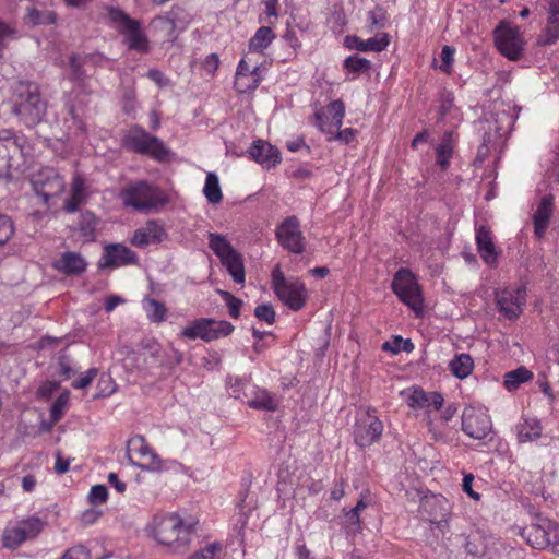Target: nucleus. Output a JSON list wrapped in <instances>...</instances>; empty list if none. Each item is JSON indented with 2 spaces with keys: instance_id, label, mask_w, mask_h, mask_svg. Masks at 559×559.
Listing matches in <instances>:
<instances>
[{
  "instance_id": "obj_1",
  "label": "nucleus",
  "mask_w": 559,
  "mask_h": 559,
  "mask_svg": "<svg viewBox=\"0 0 559 559\" xmlns=\"http://www.w3.org/2000/svg\"><path fill=\"white\" fill-rule=\"evenodd\" d=\"M12 111L26 127H35L47 112V103L41 98L35 82L21 81L14 87Z\"/></svg>"
},
{
  "instance_id": "obj_2",
  "label": "nucleus",
  "mask_w": 559,
  "mask_h": 559,
  "mask_svg": "<svg viewBox=\"0 0 559 559\" xmlns=\"http://www.w3.org/2000/svg\"><path fill=\"white\" fill-rule=\"evenodd\" d=\"M193 522H185L176 513L156 515L152 523L154 538L163 545L174 547L175 551L185 550L190 544Z\"/></svg>"
},
{
  "instance_id": "obj_3",
  "label": "nucleus",
  "mask_w": 559,
  "mask_h": 559,
  "mask_svg": "<svg viewBox=\"0 0 559 559\" xmlns=\"http://www.w3.org/2000/svg\"><path fill=\"white\" fill-rule=\"evenodd\" d=\"M31 147L24 135L10 129L0 130V179L11 178V170L19 169Z\"/></svg>"
},
{
  "instance_id": "obj_4",
  "label": "nucleus",
  "mask_w": 559,
  "mask_h": 559,
  "mask_svg": "<svg viewBox=\"0 0 559 559\" xmlns=\"http://www.w3.org/2000/svg\"><path fill=\"white\" fill-rule=\"evenodd\" d=\"M119 199L124 206L145 212L164 205L166 202L163 193L145 181H138L123 188L119 193Z\"/></svg>"
},
{
  "instance_id": "obj_5",
  "label": "nucleus",
  "mask_w": 559,
  "mask_h": 559,
  "mask_svg": "<svg viewBox=\"0 0 559 559\" xmlns=\"http://www.w3.org/2000/svg\"><path fill=\"white\" fill-rule=\"evenodd\" d=\"M271 277L275 295L286 307L298 311L305 306L307 292L299 278H286L280 265L274 267Z\"/></svg>"
},
{
  "instance_id": "obj_6",
  "label": "nucleus",
  "mask_w": 559,
  "mask_h": 559,
  "mask_svg": "<svg viewBox=\"0 0 559 559\" xmlns=\"http://www.w3.org/2000/svg\"><path fill=\"white\" fill-rule=\"evenodd\" d=\"M209 247L218 257L221 263L226 267L234 282L245 283V265L241 254L231 246L226 236L209 233Z\"/></svg>"
},
{
  "instance_id": "obj_7",
  "label": "nucleus",
  "mask_w": 559,
  "mask_h": 559,
  "mask_svg": "<svg viewBox=\"0 0 559 559\" xmlns=\"http://www.w3.org/2000/svg\"><path fill=\"white\" fill-rule=\"evenodd\" d=\"M123 145L136 154L148 155L158 162H163L169 156V150L163 141L139 126L130 129L123 139Z\"/></svg>"
},
{
  "instance_id": "obj_8",
  "label": "nucleus",
  "mask_w": 559,
  "mask_h": 559,
  "mask_svg": "<svg viewBox=\"0 0 559 559\" xmlns=\"http://www.w3.org/2000/svg\"><path fill=\"white\" fill-rule=\"evenodd\" d=\"M495 45L499 52L509 60L521 59L525 40L518 26H512L507 21H501L493 31Z\"/></svg>"
},
{
  "instance_id": "obj_9",
  "label": "nucleus",
  "mask_w": 559,
  "mask_h": 559,
  "mask_svg": "<svg viewBox=\"0 0 559 559\" xmlns=\"http://www.w3.org/2000/svg\"><path fill=\"white\" fill-rule=\"evenodd\" d=\"M108 16L119 33L127 36L130 49L145 51L147 49V39L141 32L140 22L131 19L124 11L118 8H109Z\"/></svg>"
},
{
  "instance_id": "obj_10",
  "label": "nucleus",
  "mask_w": 559,
  "mask_h": 559,
  "mask_svg": "<svg viewBox=\"0 0 559 559\" xmlns=\"http://www.w3.org/2000/svg\"><path fill=\"white\" fill-rule=\"evenodd\" d=\"M234 331V325L228 321H216L214 319L201 318L194 320L186 326L181 335L189 340L201 338L211 342L219 337L229 335Z\"/></svg>"
},
{
  "instance_id": "obj_11",
  "label": "nucleus",
  "mask_w": 559,
  "mask_h": 559,
  "mask_svg": "<svg viewBox=\"0 0 559 559\" xmlns=\"http://www.w3.org/2000/svg\"><path fill=\"white\" fill-rule=\"evenodd\" d=\"M33 189L43 203L48 205L52 198L59 197L66 187L63 178L51 167H44L33 175Z\"/></svg>"
},
{
  "instance_id": "obj_12",
  "label": "nucleus",
  "mask_w": 559,
  "mask_h": 559,
  "mask_svg": "<svg viewBox=\"0 0 559 559\" xmlns=\"http://www.w3.org/2000/svg\"><path fill=\"white\" fill-rule=\"evenodd\" d=\"M127 453L130 462L142 469L159 471L162 468V461L143 436L135 435L129 439Z\"/></svg>"
},
{
  "instance_id": "obj_13",
  "label": "nucleus",
  "mask_w": 559,
  "mask_h": 559,
  "mask_svg": "<svg viewBox=\"0 0 559 559\" xmlns=\"http://www.w3.org/2000/svg\"><path fill=\"white\" fill-rule=\"evenodd\" d=\"M275 234L277 241L285 250L296 254H300L305 251L306 240L296 216L285 218L277 226Z\"/></svg>"
},
{
  "instance_id": "obj_14",
  "label": "nucleus",
  "mask_w": 559,
  "mask_h": 559,
  "mask_svg": "<svg viewBox=\"0 0 559 559\" xmlns=\"http://www.w3.org/2000/svg\"><path fill=\"white\" fill-rule=\"evenodd\" d=\"M495 299L498 310L509 320H515L523 311L526 304V288L519 286L516 288H504L495 293Z\"/></svg>"
},
{
  "instance_id": "obj_15",
  "label": "nucleus",
  "mask_w": 559,
  "mask_h": 559,
  "mask_svg": "<svg viewBox=\"0 0 559 559\" xmlns=\"http://www.w3.org/2000/svg\"><path fill=\"white\" fill-rule=\"evenodd\" d=\"M44 527V522L36 516H31L7 528L3 534V545L14 549L23 542L36 537Z\"/></svg>"
},
{
  "instance_id": "obj_16",
  "label": "nucleus",
  "mask_w": 559,
  "mask_h": 559,
  "mask_svg": "<svg viewBox=\"0 0 559 559\" xmlns=\"http://www.w3.org/2000/svg\"><path fill=\"white\" fill-rule=\"evenodd\" d=\"M492 429L490 417L475 408H466L462 415V430L473 439H485Z\"/></svg>"
},
{
  "instance_id": "obj_17",
  "label": "nucleus",
  "mask_w": 559,
  "mask_h": 559,
  "mask_svg": "<svg viewBox=\"0 0 559 559\" xmlns=\"http://www.w3.org/2000/svg\"><path fill=\"white\" fill-rule=\"evenodd\" d=\"M345 105L341 99L333 100L326 106L325 112H316L317 127L321 132L332 136L343 124Z\"/></svg>"
},
{
  "instance_id": "obj_18",
  "label": "nucleus",
  "mask_w": 559,
  "mask_h": 559,
  "mask_svg": "<svg viewBox=\"0 0 559 559\" xmlns=\"http://www.w3.org/2000/svg\"><path fill=\"white\" fill-rule=\"evenodd\" d=\"M138 260L136 253L130 248L112 243L105 247L104 253L98 262L99 269H116L128 264H133Z\"/></svg>"
},
{
  "instance_id": "obj_19",
  "label": "nucleus",
  "mask_w": 559,
  "mask_h": 559,
  "mask_svg": "<svg viewBox=\"0 0 559 559\" xmlns=\"http://www.w3.org/2000/svg\"><path fill=\"white\" fill-rule=\"evenodd\" d=\"M52 267L67 276H80L86 271L87 261L80 252L64 251L53 261Z\"/></svg>"
},
{
  "instance_id": "obj_20",
  "label": "nucleus",
  "mask_w": 559,
  "mask_h": 559,
  "mask_svg": "<svg viewBox=\"0 0 559 559\" xmlns=\"http://www.w3.org/2000/svg\"><path fill=\"white\" fill-rule=\"evenodd\" d=\"M249 154L253 160L267 169L276 166L282 160L278 148L263 140L254 141L249 148Z\"/></svg>"
},
{
  "instance_id": "obj_21",
  "label": "nucleus",
  "mask_w": 559,
  "mask_h": 559,
  "mask_svg": "<svg viewBox=\"0 0 559 559\" xmlns=\"http://www.w3.org/2000/svg\"><path fill=\"white\" fill-rule=\"evenodd\" d=\"M552 213L554 195L546 194L540 199L533 215L534 234L538 239H542L545 236Z\"/></svg>"
},
{
  "instance_id": "obj_22",
  "label": "nucleus",
  "mask_w": 559,
  "mask_h": 559,
  "mask_svg": "<svg viewBox=\"0 0 559 559\" xmlns=\"http://www.w3.org/2000/svg\"><path fill=\"white\" fill-rule=\"evenodd\" d=\"M165 238L166 231L164 227L156 221H150L144 227L134 231L131 242L136 247H145L150 243H159Z\"/></svg>"
},
{
  "instance_id": "obj_23",
  "label": "nucleus",
  "mask_w": 559,
  "mask_h": 559,
  "mask_svg": "<svg viewBox=\"0 0 559 559\" xmlns=\"http://www.w3.org/2000/svg\"><path fill=\"white\" fill-rule=\"evenodd\" d=\"M249 407L260 411L274 412L278 408V400L274 394L259 386H249V393H243Z\"/></svg>"
},
{
  "instance_id": "obj_24",
  "label": "nucleus",
  "mask_w": 559,
  "mask_h": 559,
  "mask_svg": "<svg viewBox=\"0 0 559 559\" xmlns=\"http://www.w3.org/2000/svg\"><path fill=\"white\" fill-rule=\"evenodd\" d=\"M559 39V0H551L548 7L547 24L538 37L539 46L554 45Z\"/></svg>"
},
{
  "instance_id": "obj_25",
  "label": "nucleus",
  "mask_w": 559,
  "mask_h": 559,
  "mask_svg": "<svg viewBox=\"0 0 559 559\" xmlns=\"http://www.w3.org/2000/svg\"><path fill=\"white\" fill-rule=\"evenodd\" d=\"M548 520H544L540 523L530 524L522 528L521 536L526 540L533 548L544 549L549 546V539H547V523Z\"/></svg>"
},
{
  "instance_id": "obj_26",
  "label": "nucleus",
  "mask_w": 559,
  "mask_h": 559,
  "mask_svg": "<svg viewBox=\"0 0 559 559\" xmlns=\"http://www.w3.org/2000/svg\"><path fill=\"white\" fill-rule=\"evenodd\" d=\"M345 43L348 48L356 49L358 51L380 52L388 47L390 40L389 35L382 33L380 37L376 36L367 40L360 39L357 36H347L345 38Z\"/></svg>"
},
{
  "instance_id": "obj_27",
  "label": "nucleus",
  "mask_w": 559,
  "mask_h": 559,
  "mask_svg": "<svg viewBox=\"0 0 559 559\" xmlns=\"http://www.w3.org/2000/svg\"><path fill=\"white\" fill-rule=\"evenodd\" d=\"M383 425L378 418H371L367 426H358L354 437L357 445L365 448L376 442L382 435Z\"/></svg>"
},
{
  "instance_id": "obj_28",
  "label": "nucleus",
  "mask_w": 559,
  "mask_h": 559,
  "mask_svg": "<svg viewBox=\"0 0 559 559\" xmlns=\"http://www.w3.org/2000/svg\"><path fill=\"white\" fill-rule=\"evenodd\" d=\"M87 200L85 180L81 175H75L71 182V194L66 199L63 209L68 213H74Z\"/></svg>"
},
{
  "instance_id": "obj_29",
  "label": "nucleus",
  "mask_w": 559,
  "mask_h": 559,
  "mask_svg": "<svg viewBox=\"0 0 559 559\" xmlns=\"http://www.w3.org/2000/svg\"><path fill=\"white\" fill-rule=\"evenodd\" d=\"M476 243L478 252L481 259L488 265H492L497 260L496 247L492 242L490 231L485 227L480 226L476 231Z\"/></svg>"
},
{
  "instance_id": "obj_30",
  "label": "nucleus",
  "mask_w": 559,
  "mask_h": 559,
  "mask_svg": "<svg viewBox=\"0 0 559 559\" xmlns=\"http://www.w3.org/2000/svg\"><path fill=\"white\" fill-rule=\"evenodd\" d=\"M443 396L439 392H425L423 390H414L408 399L409 407H435L440 409L443 405Z\"/></svg>"
},
{
  "instance_id": "obj_31",
  "label": "nucleus",
  "mask_w": 559,
  "mask_h": 559,
  "mask_svg": "<svg viewBox=\"0 0 559 559\" xmlns=\"http://www.w3.org/2000/svg\"><path fill=\"white\" fill-rule=\"evenodd\" d=\"M518 439L520 442H532L542 435L540 423L536 418H524L516 426Z\"/></svg>"
},
{
  "instance_id": "obj_32",
  "label": "nucleus",
  "mask_w": 559,
  "mask_h": 559,
  "mask_svg": "<svg viewBox=\"0 0 559 559\" xmlns=\"http://www.w3.org/2000/svg\"><path fill=\"white\" fill-rule=\"evenodd\" d=\"M453 132L447 131L441 138L440 144L436 148L437 164L442 170H447L450 165V159L453 155Z\"/></svg>"
},
{
  "instance_id": "obj_33",
  "label": "nucleus",
  "mask_w": 559,
  "mask_h": 559,
  "mask_svg": "<svg viewBox=\"0 0 559 559\" xmlns=\"http://www.w3.org/2000/svg\"><path fill=\"white\" fill-rule=\"evenodd\" d=\"M259 68L255 66L251 68L245 59H241L236 71V85L239 86V92H246L248 90H255L259 85V80L253 78L252 84H245L242 81L250 76H255Z\"/></svg>"
},
{
  "instance_id": "obj_34",
  "label": "nucleus",
  "mask_w": 559,
  "mask_h": 559,
  "mask_svg": "<svg viewBox=\"0 0 559 559\" xmlns=\"http://www.w3.org/2000/svg\"><path fill=\"white\" fill-rule=\"evenodd\" d=\"M452 374L459 379H465L474 369V360L468 354H459L449 364Z\"/></svg>"
},
{
  "instance_id": "obj_35",
  "label": "nucleus",
  "mask_w": 559,
  "mask_h": 559,
  "mask_svg": "<svg viewBox=\"0 0 559 559\" xmlns=\"http://www.w3.org/2000/svg\"><path fill=\"white\" fill-rule=\"evenodd\" d=\"M275 35L271 27L261 26L249 40V51L262 52L273 41Z\"/></svg>"
},
{
  "instance_id": "obj_36",
  "label": "nucleus",
  "mask_w": 559,
  "mask_h": 559,
  "mask_svg": "<svg viewBox=\"0 0 559 559\" xmlns=\"http://www.w3.org/2000/svg\"><path fill=\"white\" fill-rule=\"evenodd\" d=\"M533 379V372L525 367H519L515 370L509 371L504 376V388L508 391H515L519 386Z\"/></svg>"
},
{
  "instance_id": "obj_37",
  "label": "nucleus",
  "mask_w": 559,
  "mask_h": 559,
  "mask_svg": "<svg viewBox=\"0 0 559 559\" xmlns=\"http://www.w3.org/2000/svg\"><path fill=\"white\" fill-rule=\"evenodd\" d=\"M401 301L406 304L409 308H412L416 314L418 316L421 311L423 298L420 295V289L418 284L412 285L409 288L405 290H401L396 293Z\"/></svg>"
},
{
  "instance_id": "obj_38",
  "label": "nucleus",
  "mask_w": 559,
  "mask_h": 559,
  "mask_svg": "<svg viewBox=\"0 0 559 559\" xmlns=\"http://www.w3.org/2000/svg\"><path fill=\"white\" fill-rule=\"evenodd\" d=\"M203 193L211 204H217L222 201L223 194L218 181V177L215 173H209L206 175Z\"/></svg>"
},
{
  "instance_id": "obj_39",
  "label": "nucleus",
  "mask_w": 559,
  "mask_h": 559,
  "mask_svg": "<svg viewBox=\"0 0 559 559\" xmlns=\"http://www.w3.org/2000/svg\"><path fill=\"white\" fill-rule=\"evenodd\" d=\"M142 352H133L131 356L128 357V359H135L136 361L143 360V365L138 364V368H143L146 365V355L150 354V356L155 360L157 356L159 355L160 346L159 344L154 340H145L141 343Z\"/></svg>"
},
{
  "instance_id": "obj_40",
  "label": "nucleus",
  "mask_w": 559,
  "mask_h": 559,
  "mask_svg": "<svg viewBox=\"0 0 559 559\" xmlns=\"http://www.w3.org/2000/svg\"><path fill=\"white\" fill-rule=\"evenodd\" d=\"M25 20L31 25H49L56 22V14L49 10L28 8Z\"/></svg>"
},
{
  "instance_id": "obj_41",
  "label": "nucleus",
  "mask_w": 559,
  "mask_h": 559,
  "mask_svg": "<svg viewBox=\"0 0 559 559\" xmlns=\"http://www.w3.org/2000/svg\"><path fill=\"white\" fill-rule=\"evenodd\" d=\"M144 308L147 318L155 323H160L166 320L167 309L164 304L157 301L154 298H147L144 300Z\"/></svg>"
},
{
  "instance_id": "obj_42",
  "label": "nucleus",
  "mask_w": 559,
  "mask_h": 559,
  "mask_svg": "<svg viewBox=\"0 0 559 559\" xmlns=\"http://www.w3.org/2000/svg\"><path fill=\"white\" fill-rule=\"evenodd\" d=\"M97 224V218L93 213L84 212L81 214L79 221V229L85 241H91L94 239Z\"/></svg>"
},
{
  "instance_id": "obj_43",
  "label": "nucleus",
  "mask_w": 559,
  "mask_h": 559,
  "mask_svg": "<svg viewBox=\"0 0 559 559\" xmlns=\"http://www.w3.org/2000/svg\"><path fill=\"white\" fill-rule=\"evenodd\" d=\"M416 280L414 275L407 269H400L392 281V290L396 294L401 290H405L409 288L412 285L416 284Z\"/></svg>"
},
{
  "instance_id": "obj_44",
  "label": "nucleus",
  "mask_w": 559,
  "mask_h": 559,
  "mask_svg": "<svg viewBox=\"0 0 559 559\" xmlns=\"http://www.w3.org/2000/svg\"><path fill=\"white\" fill-rule=\"evenodd\" d=\"M344 68L352 73L360 74L368 72L371 68V62L358 56H350L345 59Z\"/></svg>"
},
{
  "instance_id": "obj_45",
  "label": "nucleus",
  "mask_w": 559,
  "mask_h": 559,
  "mask_svg": "<svg viewBox=\"0 0 559 559\" xmlns=\"http://www.w3.org/2000/svg\"><path fill=\"white\" fill-rule=\"evenodd\" d=\"M227 385L229 396L241 401L247 399L243 393H249V386H246V383L241 379L228 377Z\"/></svg>"
},
{
  "instance_id": "obj_46",
  "label": "nucleus",
  "mask_w": 559,
  "mask_h": 559,
  "mask_svg": "<svg viewBox=\"0 0 559 559\" xmlns=\"http://www.w3.org/2000/svg\"><path fill=\"white\" fill-rule=\"evenodd\" d=\"M69 403V393H61L53 402L50 408V418L53 424L59 421L64 413V409Z\"/></svg>"
},
{
  "instance_id": "obj_47",
  "label": "nucleus",
  "mask_w": 559,
  "mask_h": 559,
  "mask_svg": "<svg viewBox=\"0 0 559 559\" xmlns=\"http://www.w3.org/2000/svg\"><path fill=\"white\" fill-rule=\"evenodd\" d=\"M219 295L225 300L228 307V313L231 318L237 319L239 317L242 300L235 297L233 294L226 290H218Z\"/></svg>"
},
{
  "instance_id": "obj_48",
  "label": "nucleus",
  "mask_w": 559,
  "mask_h": 559,
  "mask_svg": "<svg viewBox=\"0 0 559 559\" xmlns=\"http://www.w3.org/2000/svg\"><path fill=\"white\" fill-rule=\"evenodd\" d=\"M14 234V225L12 219L0 213V246H3Z\"/></svg>"
},
{
  "instance_id": "obj_49",
  "label": "nucleus",
  "mask_w": 559,
  "mask_h": 559,
  "mask_svg": "<svg viewBox=\"0 0 559 559\" xmlns=\"http://www.w3.org/2000/svg\"><path fill=\"white\" fill-rule=\"evenodd\" d=\"M222 548L221 543L214 542L193 552L189 559H214L216 554L222 551Z\"/></svg>"
},
{
  "instance_id": "obj_50",
  "label": "nucleus",
  "mask_w": 559,
  "mask_h": 559,
  "mask_svg": "<svg viewBox=\"0 0 559 559\" xmlns=\"http://www.w3.org/2000/svg\"><path fill=\"white\" fill-rule=\"evenodd\" d=\"M16 38V29L9 23L0 21V60L8 39Z\"/></svg>"
},
{
  "instance_id": "obj_51",
  "label": "nucleus",
  "mask_w": 559,
  "mask_h": 559,
  "mask_svg": "<svg viewBox=\"0 0 559 559\" xmlns=\"http://www.w3.org/2000/svg\"><path fill=\"white\" fill-rule=\"evenodd\" d=\"M254 316L261 320L265 321L269 324H273L275 322V311L271 305L262 304L255 307Z\"/></svg>"
},
{
  "instance_id": "obj_52",
  "label": "nucleus",
  "mask_w": 559,
  "mask_h": 559,
  "mask_svg": "<svg viewBox=\"0 0 559 559\" xmlns=\"http://www.w3.org/2000/svg\"><path fill=\"white\" fill-rule=\"evenodd\" d=\"M368 20L371 26L376 28H382L386 23V12L381 7H376L372 11L369 12Z\"/></svg>"
},
{
  "instance_id": "obj_53",
  "label": "nucleus",
  "mask_w": 559,
  "mask_h": 559,
  "mask_svg": "<svg viewBox=\"0 0 559 559\" xmlns=\"http://www.w3.org/2000/svg\"><path fill=\"white\" fill-rule=\"evenodd\" d=\"M108 498L107 487L104 485H95L91 488L88 499L93 504L105 503Z\"/></svg>"
},
{
  "instance_id": "obj_54",
  "label": "nucleus",
  "mask_w": 559,
  "mask_h": 559,
  "mask_svg": "<svg viewBox=\"0 0 559 559\" xmlns=\"http://www.w3.org/2000/svg\"><path fill=\"white\" fill-rule=\"evenodd\" d=\"M547 539H549V546L551 550L559 554V524L549 521L547 523Z\"/></svg>"
},
{
  "instance_id": "obj_55",
  "label": "nucleus",
  "mask_w": 559,
  "mask_h": 559,
  "mask_svg": "<svg viewBox=\"0 0 559 559\" xmlns=\"http://www.w3.org/2000/svg\"><path fill=\"white\" fill-rule=\"evenodd\" d=\"M69 66H70V70H71L70 78L73 81H83L85 78V73L82 69V63H81L80 59L75 55H72L70 57Z\"/></svg>"
},
{
  "instance_id": "obj_56",
  "label": "nucleus",
  "mask_w": 559,
  "mask_h": 559,
  "mask_svg": "<svg viewBox=\"0 0 559 559\" xmlns=\"http://www.w3.org/2000/svg\"><path fill=\"white\" fill-rule=\"evenodd\" d=\"M454 52H455V49L451 46H443V48L441 50L440 58H441L442 64L440 66V69L445 73L450 72L451 66L454 60V58H453Z\"/></svg>"
},
{
  "instance_id": "obj_57",
  "label": "nucleus",
  "mask_w": 559,
  "mask_h": 559,
  "mask_svg": "<svg viewBox=\"0 0 559 559\" xmlns=\"http://www.w3.org/2000/svg\"><path fill=\"white\" fill-rule=\"evenodd\" d=\"M62 559H90V554L83 546H76L68 549Z\"/></svg>"
},
{
  "instance_id": "obj_58",
  "label": "nucleus",
  "mask_w": 559,
  "mask_h": 559,
  "mask_svg": "<svg viewBox=\"0 0 559 559\" xmlns=\"http://www.w3.org/2000/svg\"><path fill=\"white\" fill-rule=\"evenodd\" d=\"M355 136V131L352 128H346L344 130H340L335 132L334 135L329 136V141L331 140H340L341 142L348 144L353 141Z\"/></svg>"
},
{
  "instance_id": "obj_59",
  "label": "nucleus",
  "mask_w": 559,
  "mask_h": 559,
  "mask_svg": "<svg viewBox=\"0 0 559 559\" xmlns=\"http://www.w3.org/2000/svg\"><path fill=\"white\" fill-rule=\"evenodd\" d=\"M219 58L216 53L209 55L204 62L203 68L209 74H214V72L218 69Z\"/></svg>"
},
{
  "instance_id": "obj_60",
  "label": "nucleus",
  "mask_w": 559,
  "mask_h": 559,
  "mask_svg": "<svg viewBox=\"0 0 559 559\" xmlns=\"http://www.w3.org/2000/svg\"><path fill=\"white\" fill-rule=\"evenodd\" d=\"M474 480V477L473 475H466L464 478H463V490L473 499L475 500H479L480 496L479 493L475 492L473 489H472V483Z\"/></svg>"
},
{
  "instance_id": "obj_61",
  "label": "nucleus",
  "mask_w": 559,
  "mask_h": 559,
  "mask_svg": "<svg viewBox=\"0 0 559 559\" xmlns=\"http://www.w3.org/2000/svg\"><path fill=\"white\" fill-rule=\"evenodd\" d=\"M108 483L119 492L123 493L127 489V485L121 481L116 473H109Z\"/></svg>"
},
{
  "instance_id": "obj_62",
  "label": "nucleus",
  "mask_w": 559,
  "mask_h": 559,
  "mask_svg": "<svg viewBox=\"0 0 559 559\" xmlns=\"http://www.w3.org/2000/svg\"><path fill=\"white\" fill-rule=\"evenodd\" d=\"M402 341H403L402 336H394L392 343L385 342L382 345V349L383 350H388V352H392V353H399L400 350H402V347H401V344H403Z\"/></svg>"
},
{
  "instance_id": "obj_63",
  "label": "nucleus",
  "mask_w": 559,
  "mask_h": 559,
  "mask_svg": "<svg viewBox=\"0 0 559 559\" xmlns=\"http://www.w3.org/2000/svg\"><path fill=\"white\" fill-rule=\"evenodd\" d=\"M147 76L154 81L155 83H157L159 86H163L165 85V76L164 74L157 70V69H151L148 70L147 72Z\"/></svg>"
},
{
  "instance_id": "obj_64",
  "label": "nucleus",
  "mask_w": 559,
  "mask_h": 559,
  "mask_svg": "<svg viewBox=\"0 0 559 559\" xmlns=\"http://www.w3.org/2000/svg\"><path fill=\"white\" fill-rule=\"evenodd\" d=\"M123 301V299L119 296H109L107 299H106V302H105V310L107 312H110L112 311L119 304H121Z\"/></svg>"
}]
</instances>
